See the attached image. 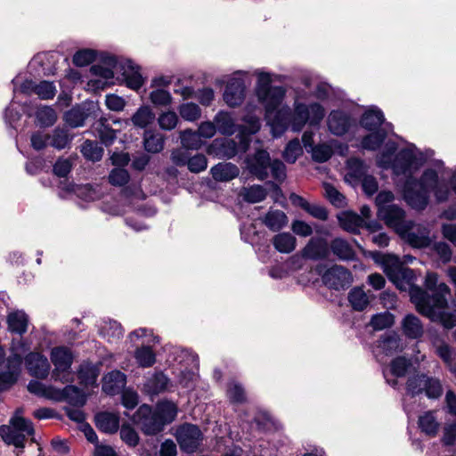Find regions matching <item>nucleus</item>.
I'll return each mask as SVG.
<instances>
[{
	"instance_id": "obj_1",
	"label": "nucleus",
	"mask_w": 456,
	"mask_h": 456,
	"mask_svg": "<svg viewBox=\"0 0 456 456\" xmlns=\"http://www.w3.org/2000/svg\"><path fill=\"white\" fill-rule=\"evenodd\" d=\"M370 257L381 265L384 273L397 289L410 291L411 300L419 314L433 322L451 330L456 326V303H448L451 297L450 288L444 282L438 283L436 273H428L425 287L428 291L414 285V271L403 265L400 258L392 254L370 251Z\"/></svg>"
},
{
	"instance_id": "obj_2",
	"label": "nucleus",
	"mask_w": 456,
	"mask_h": 456,
	"mask_svg": "<svg viewBox=\"0 0 456 456\" xmlns=\"http://www.w3.org/2000/svg\"><path fill=\"white\" fill-rule=\"evenodd\" d=\"M245 165L248 173L260 181H265L271 175L276 182L282 183L287 177L285 164L279 159H271L270 153L265 150L259 149L248 154Z\"/></svg>"
},
{
	"instance_id": "obj_3",
	"label": "nucleus",
	"mask_w": 456,
	"mask_h": 456,
	"mask_svg": "<svg viewBox=\"0 0 456 456\" xmlns=\"http://www.w3.org/2000/svg\"><path fill=\"white\" fill-rule=\"evenodd\" d=\"M269 73L261 72L258 75L256 95L265 108L267 114L273 113L281 103L286 90L282 86H272Z\"/></svg>"
},
{
	"instance_id": "obj_4",
	"label": "nucleus",
	"mask_w": 456,
	"mask_h": 456,
	"mask_svg": "<svg viewBox=\"0 0 456 456\" xmlns=\"http://www.w3.org/2000/svg\"><path fill=\"white\" fill-rule=\"evenodd\" d=\"M11 426H0V436L8 444H13L16 448H23L26 436L34 434L32 422L17 414L10 420Z\"/></svg>"
},
{
	"instance_id": "obj_5",
	"label": "nucleus",
	"mask_w": 456,
	"mask_h": 456,
	"mask_svg": "<svg viewBox=\"0 0 456 456\" xmlns=\"http://www.w3.org/2000/svg\"><path fill=\"white\" fill-rule=\"evenodd\" d=\"M180 449L186 453L197 452L202 444L204 435L197 425L183 423L175 433Z\"/></svg>"
},
{
	"instance_id": "obj_6",
	"label": "nucleus",
	"mask_w": 456,
	"mask_h": 456,
	"mask_svg": "<svg viewBox=\"0 0 456 456\" xmlns=\"http://www.w3.org/2000/svg\"><path fill=\"white\" fill-rule=\"evenodd\" d=\"M403 193L405 201L414 209L423 210L428 204L429 191L411 175L406 178Z\"/></svg>"
},
{
	"instance_id": "obj_7",
	"label": "nucleus",
	"mask_w": 456,
	"mask_h": 456,
	"mask_svg": "<svg viewBox=\"0 0 456 456\" xmlns=\"http://www.w3.org/2000/svg\"><path fill=\"white\" fill-rule=\"evenodd\" d=\"M134 421L140 426L143 434L147 436L157 435L165 427L155 411L147 404L141 405L134 416Z\"/></svg>"
},
{
	"instance_id": "obj_8",
	"label": "nucleus",
	"mask_w": 456,
	"mask_h": 456,
	"mask_svg": "<svg viewBox=\"0 0 456 456\" xmlns=\"http://www.w3.org/2000/svg\"><path fill=\"white\" fill-rule=\"evenodd\" d=\"M322 281L329 289L340 290L348 288L353 279L352 273L347 268L334 265L324 272Z\"/></svg>"
},
{
	"instance_id": "obj_9",
	"label": "nucleus",
	"mask_w": 456,
	"mask_h": 456,
	"mask_svg": "<svg viewBox=\"0 0 456 456\" xmlns=\"http://www.w3.org/2000/svg\"><path fill=\"white\" fill-rule=\"evenodd\" d=\"M429 230L422 225H415L410 221L398 235L413 248H422L430 246Z\"/></svg>"
},
{
	"instance_id": "obj_10",
	"label": "nucleus",
	"mask_w": 456,
	"mask_h": 456,
	"mask_svg": "<svg viewBox=\"0 0 456 456\" xmlns=\"http://www.w3.org/2000/svg\"><path fill=\"white\" fill-rule=\"evenodd\" d=\"M378 216L386 224L393 228L398 234L410 221L405 220L404 210L395 204L380 206L378 210Z\"/></svg>"
},
{
	"instance_id": "obj_11",
	"label": "nucleus",
	"mask_w": 456,
	"mask_h": 456,
	"mask_svg": "<svg viewBox=\"0 0 456 456\" xmlns=\"http://www.w3.org/2000/svg\"><path fill=\"white\" fill-rule=\"evenodd\" d=\"M47 165L45 160L30 161L26 164V171L29 175L41 173L40 183L44 187H53L57 181V161Z\"/></svg>"
},
{
	"instance_id": "obj_12",
	"label": "nucleus",
	"mask_w": 456,
	"mask_h": 456,
	"mask_svg": "<svg viewBox=\"0 0 456 456\" xmlns=\"http://www.w3.org/2000/svg\"><path fill=\"white\" fill-rule=\"evenodd\" d=\"M120 64L121 61H118L115 55L102 53L100 58V63L92 65L90 72L97 77L113 80L114 74L119 73Z\"/></svg>"
},
{
	"instance_id": "obj_13",
	"label": "nucleus",
	"mask_w": 456,
	"mask_h": 456,
	"mask_svg": "<svg viewBox=\"0 0 456 456\" xmlns=\"http://www.w3.org/2000/svg\"><path fill=\"white\" fill-rule=\"evenodd\" d=\"M305 260L319 261L328 258L330 243L322 237H312L301 249Z\"/></svg>"
},
{
	"instance_id": "obj_14",
	"label": "nucleus",
	"mask_w": 456,
	"mask_h": 456,
	"mask_svg": "<svg viewBox=\"0 0 456 456\" xmlns=\"http://www.w3.org/2000/svg\"><path fill=\"white\" fill-rule=\"evenodd\" d=\"M27 349L21 340L12 339L11 351L12 354L6 359V370H4L6 374L11 375L14 381L17 382L18 378L21 371L22 355Z\"/></svg>"
},
{
	"instance_id": "obj_15",
	"label": "nucleus",
	"mask_w": 456,
	"mask_h": 456,
	"mask_svg": "<svg viewBox=\"0 0 456 456\" xmlns=\"http://www.w3.org/2000/svg\"><path fill=\"white\" fill-rule=\"evenodd\" d=\"M25 365L28 372L37 379H45L49 374L50 363L47 358L39 353L27 354Z\"/></svg>"
},
{
	"instance_id": "obj_16",
	"label": "nucleus",
	"mask_w": 456,
	"mask_h": 456,
	"mask_svg": "<svg viewBox=\"0 0 456 456\" xmlns=\"http://www.w3.org/2000/svg\"><path fill=\"white\" fill-rule=\"evenodd\" d=\"M119 73L126 86L134 90H138L143 85L144 79L140 73V67L134 65L131 60L121 61Z\"/></svg>"
},
{
	"instance_id": "obj_17",
	"label": "nucleus",
	"mask_w": 456,
	"mask_h": 456,
	"mask_svg": "<svg viewBox=\"0 0 456 456\" xmlns=\"http://www.w3.org/2000/svg\"><path fill=\"white\" fill-rule=\"evenodd\" d=\"M245 98V84L241 78H232L224 90V100L230 107L240 105Z\"/></svg>"
},
{
	"instance_id": "obj_18",
	"label": "nucleus",
	"mask_w": 456,
	"mask_h": 456,
	"mask_svg": "<svg viewBox=\"0 0 456 456\" xmlns=\"http://www.w3.org/2000/svg\"><path fill=\"white\" fill-rule=\"evenodd\" d=\"M126 384V376L120 370H115L108 372L102 378V389L110 395L121 393Z\"/></svg>"
},
{
	"instance_id": "obj_19",
	"label": "nucleus",
	"mask_w": 456,
	"mask_h": 456,
	"mask_svg": "<svg viewBox=\"0 0 456 456\" xmlns=\"http://www.w3.org/2000/svg\"><path fill=\"white\" fill-rule=\"evenodd\" d=\"M327 123L331 134L341 136L348 132L352 120L347 113L342 110H332L328 117Z\"/></svg>"
},
{
	"instance_id": "obj_20",
	"label": "nucleus",
	"mask_w": 456,
	"mask_h": 456,
	"mask_svg": "<svg viewBox=\"0 0 456 456\" xmlns=\"http://www.w3.org/2000/svg\"><path fill=\"white\" fill-rule=\"evenodd\" d=\"M332 253L338 260L349 262L356 259V251L351 242L337 237L330 242V253Z\"/></svg>"
},
{
	"instance_id": "obj_21",
	"label": "nucleus",
	"mask_w": 456,
	"mask_h": 456,
	"mask_svg": "<svg viewBox=\"0 0 456 456\" xmlns=\"http://www.w3.org/2000/svg\"><path fill=\"white\" fill-rule=\"evenodd\" d=\"M88 117V109L82 105H76L63 113L62 119L65 127L77 128L84 126Z\"/></svg>"
},
{
	"instance_id": "obj_22",
	"label": "nucleus",
	"mask_w": 456,
	"mask_h": 456,
	"mask_svg": "<svg viewBox=\"0 0 456 456\" xmlns=\"http://www.w3.org/2000/svg\"><path fill=\"white\" fill-rule=\"evenodd\" d=\"M59 402H66L69 406L83 407L86 403V396L79 387L68 385L62 390L59 389Z\"/></svg>"
},
{
	"instance_id": "obj_23",
	"label": "nucleus",
	"mask_w": 456,
	"mask_h": 456,
	"mask_svg": "<svg viewBox=\"0 0 456 456\" xmlns=\"http://www.w3.org/2000/svg\"><path fill=\"white\" fill-rule=\"evenodd\" d=\"M94 420L96 428L106 434H114L119 428V416L113 412H98Z\"/></svg>"
},
{
	"instance_id": "obj_24",
	"label": "nucleus",
	"mask_w": 456,
	"mask_h": 456,
	"mask_svg": "<svg viewBox=\"0 0 456 456\" xmlns=\"http://www.w3.org/2000/svg\"><path fill=\"white\" fill-rule=\"evenodd\" d=\"M6 322L7 330L11 333L22 336L28 330V317L25 312L16 310L8 314Z\"/></svg>"
},
{
	"instance_id": "obj_25",
	"label": "nucleus",
	"mask_w": 456,
	"mask_h": 456,
	"mask_svg": "<svg viewBox=\"0 0 456 456\" xmlns=\"http://www.w3.org/2000/svg\"><path fill=\"white\" fill-rule=\"evenodd\" d=\"M416 157L411 149H402L393 161L392 167L396 175H405L411 170Z\"/></svg>"
},
{
	"instance_id": "obj_26",
	"label": "nucleus",
	"mask_w": 456,
	"mask_h": 456,
	"mask_svg": "<svg viewBox=\"0 0 456 456\" xmlns=\"http://www.w3.org/2000/svg\"><path fill=\"white\" fill-rule=\"evenodd\" d=\"M392 127L391 123L385 124V127L370 131L371 133L363 136L361 141V146L364 150L376 151L378 150L387 136V129Z\"/></svg>"
},
{
	"instance_id": "obj_27",
	"label": "nucleus",
	"mask_w": 456,
	"mask_h": 456,
	"mask_svg": "<svg viewBox=\"0 0 456 456\" xmlns=\"http://www.w3.org/2000/svg\"><path fill=\"white\" fill-rule=\"evenodd\" d=\"M385 123L383 112L378 108H372L366 110L361 117L360 125L368 131L381 129V125Z\"/></svg>"
},
{
	"instance_id": "obj_28",
	"label": "nucleus",
	"mask_w": 456,
	"mask_h": 456,
	"mask_svg": "<svg viewBox=\"0 0 456 456\" xmlns=\"http://www.w3.org/2000/svg\"><path fill=\"white\" fill-rule=\"evenodd\" d=\"M168 382V378L163 372H155L147 378L144 391L150 395H159L167 389Z\"/></svg>"
},
{
	"instance_id": "obj_29",
	"label": "nucleus",
	"mask_w": 456,
	"mask_h": 456,
	"mask_svg": "<svg viewBox=\"0 0 456 456\" xmlns=\"http://www.w3.org/2000/svg\"><path fill=\"white\" fill-rule=\"evenodd\" d=\"M30 142L36 151H41L48 145L57 148V128L53 130L52 134L41 130L34 132L30 136Z\"/></svg>"
},
{
	"instance_id": "obj_30",
	"label": "nucleus",
	"mask_w": 456,
	"mask_h": 456,
	"mask_svg": "<svg viewBox=\"0 0 456 456\" xmlns=\"http://www.w3.org/2000/svg\"><path fill=\"white\" fill-rule=\"evenodd\" d=\"M210 173L216 181L227 182L239 175V168L230 162L218 163L211 168Z\"/></svg>"
},
{
	"instance_id": "obj_31",
	"label": "nucleus",
	"mask_w": 456,
	"mask_h": 456,
	"mask_svg": "<svg viewBox=\"0 0 456 456\" xmlns=\"http://www.w3.org/2000/svg\"><path fill=\"white\" fill-rule=\"evenodd\" d=\"M246 122L247 124L240 128V148L244 152L248 151L250 142L248 136L257 133L261 127L260 120L256 117H249Z\"/></svg>"
},
{
	"instance_id": "obj_32",
	"label": "nucleus",
	"mask_w": 456,
	"mask_h": 456,
	"mask_svg": "<svg viewBox=\"0 0 456 456\" xmlns=\"http://www.w3.org/2000/svg\"><path fill=\"white\" fill-rule=\"evenodd\" d=\"M217 132L224 135H232L236 132L235 120L232 114L226 111H219L214 118Z\"/></svg>"
},
{
	"instance_id": "obj_33",
	"label": "nucleus",
	"mask_w": 456,
	"mask_h": 456,
	"mask_svg": "<svg viewBox=\"0 0 456 456\" xmlns=\"http://www.w3.org/2000/svg\"><path fill=\"white\" fill-rule=\"evenodd\" d=\"M340 226L346 232L358 233L360 228L365 224V220L354 212H345L338 216Z\"/></svg>"
},
{
	"instance_id": "obj_34",
	"label": "nucleus",
	"mask_w": 456,
	"mask_h": 456,
	"mask_svg": "<svg viewBox=\"0 0 456 456\" xmlns=\"http://www.w3.org/2000/svg\"><path fill=\"white\" fill-rule=\"evenodd\" d=\"M77 373L80 384L88 387L96 384L97 378L100 374V370L97 366L90 362H84L79 365Z\"/></svg>"
},
{
	"instance_id": "obj_35",
	"label": "nucleus",
	"mask_w": 456,
	"mask_h": 456,
	"mask_svg": "<svg viewBox=\"0 0 456 456\" xmlns=\"http://www.w3.org/2000/svg\"><path fill=\"white\" fill-rule=\"evenodd\" d=\"M418 425L421 432L430 437H435L440 428V423L436 419L435 412L430 411L419 417Z\"/></svg>"
},
{
	"instance_id": "obj_36",
	"label": "nucleus",
	"mask_w": 456,
	"mask_h": 456,
	"mask_svg": "<svg viewBox=\"0 0 456 456\" xmlns=\"http://www.w3.org/2000/svg\"><path fill=\"white\" fill-rule=\"evenodd\" d=\"M402 326L403 333L410 338H419L423 334L421 322L413 314H407L403 320Z\"/></svg>"
},
{
	"instance_id": "obj_37",
	"label": "nucleus",
	"mask_w": 456,
	"mask_h": 456,
	"mask_svg": "<svg viewBox=\"0 0 456 456\" xmlns=\"http://www.w3.org/2000/svg\"><path fill=\"white\" fill-rule=\"evenodd\" d=\"M94 129L102 143L105 146L111 145L116 140V130L108 124V120L106 118H101L94 124Z\"/></svg>"
},
{
	"instance_id": "obj_38",
	"label": "nucleus",
	"mask_w": 456,
	"mask_h": 456,
	"mask_svg": "<svg viewBox=\"0 0 456 456\" xmlns=\"http://www.w3.org/2000/svg\"><path fill=\"white\" fill-rule=\"evenodd\" d=\"M83 432L87 441L96 445L94 456H116L114 450L110 446L98 445V436L93 428L88 424L83 425Z\"/></svg>"
},
{
	"instance_id": "obj_39",
	"label": "nucleus",
	"mask_w": 456,
	"mask_h": 456,
	"mask_svg": "<svg viewBox=\"0 0 456 456\" xmlns=\"http://www.w3.org/2000/svg\"><path fill=\"white\" fill-rule=\"evenodd\" d=\"M27 387L31 394L52 401H57V388L53 386H46L37 380H30Z\"/></svg>"
},
{
	"instance_id": "obj_40",
	"label": "nucleus",
	"mask_w": 456,
	"mask_h": 456,
	"mask_svg": "<svg viewBox=\"0 0 456 456\" xmlns=\"http://www.w3.org/2000/svg\"><path fill=\"white\" fill-rule=\"evenodd\" d=\"M83 157L90 161H100L103 156V148L96 141L86 140L80 147Z\"/></svg>"
},
{
	"instance_id": "obj_41",
	"label": "nucleus",
	"mask_w": 456,
	"mask_h": 456,
	"mask_svg": "<svg viewBox=\"0 0 456 456\" xmlns=\"http://www.w3.org/2000/svg\"><path fill=\"white\" fill-rule=\"evenodd\" d=\"M35 117V123L39 127L51 126L57 119L55 110L52 107L46 105L39 106L36 110Z\"/></svg>"
},
{
	"instance_id": "obj_42",
	"label": "nucleus",
	"mask_w": 456,
	"mask_h": 456,
	"mask_svg": "<svg viewBox=\"0 0 456 456\" xmlns=\"http://www.w3.org/2000/svg\"><path fill=\"white\" fill-rule=\"evenodd\" d=\"M309 121V111L307 105L297 103L295 106L294 112H291V129L294 132H299Z\"/></svg>"
},
{
	"instance_id": "obj_43",
	"label": "nucleus",
	"mask_w": 456,
	"mask_h": 456,
	"mask_svg": "<svg viewBox=\"0 0 456 456\" xmlns=\"http://www.w3.org/2000/svg\"><path fill=\"white\" fill-rule=\"evenodd\" d=\"M273 243L276 250L288 254L295 249L296 238L289 232H281L273 237Z\"/></svg>"
},
{
	"instance_id": "obj_44",
	"label": "nucleus",
	"mask_w": 456,
	"mask_h": 456,
	"mask_svg": "<svg viewBox=\"0 0 456 456\" xmlns=\"http://www.w3.org/2000/svg\"><path fill=\"white\" fill-rule=\"evenodd\" d=\"M154 411L160 419L164 421L165 426L174 421L177 415V406L169 401L158 403Z\"/></svg>"
},
{
	"instance_id": "obj_45",
	"label": "nucleus",
	"mask_w": 456,
	"mask_h": 456,
	"mask_svg": "<svg viewBox=\"0 0 456 456\" xmlns=\"http://www.w3.org/2000/svg\"><path fill=\"white\" fill-rule=\"evenodd\" d=\"M143 146L148 152H160L164 148V136L159 133L145 131L143 135Z\"/></svg>"
},
{
	"instance_id": "obj_46",
	"label": "nucleus",
	"mask_w": 456,
	"mask_h": 456,
	"mask_svg": "<svg viewBox=\"0 0 456 456\" xmlns=\"http://www.w3.org/2000/svg\"><path fill=\"white\" fill-rule=\"evenodd\" d=\"M288 223V217L281 210L269 211L264 219V224L273 232H278Z\"/></svg>"
},
{
	"instance_id": "obj_47",
	"label": "nucleus",
	"mask_w": 456,
	"mask_h": 456,
	"mask_svg": "<svg viewBox=\"0 0 456 456\" xmlns=\"http://www.w3.org/2000/svg\"><path fill=\"white\" fill-rule=\"evenodd\" d=\"M348 301L352 308L355 311H363L370 304L367 294L359 287H355L350 290L348 293Z\"/></svg>"
},
{
	"instance_id": "obj_48",
	"label": "nucleus",
	"mask_w": 456,
	"mask_h": 456,
	"mask_svg": "<svg viewBox=\"0 0 456 456\" xmlns=\"http://www.w3.org/2000/svg\"><path fill=\"white\" fill-rule=\"evenodd\" d=\"M155 118V114L149 106L140 107L132 116L131 121L133 125L139 128H145Z\"/></svg>"
},
{
	"instance_id": "obj_49",
	"label": "nucleus",
	"mask_w": 456,
	"mask_h": 456,
	"mask_svg": "<svg viewBox=\"0 0 456 456\" xmlns=\"http://www.w3.org/2000/svg\"><path fill=\"white\" fill-rule=\"evenodd\" d=\"M379 348L386 355H392L401 348V339L395 334L386 335L379 341Z\"/></svg>"
},
{
	"instance_id": "obj_50",
	"label": "nucleus",
	"mask_w": 456,
	"mask_h": 456,
	"mask_svg": "<svg viewBox=\"0 0 456 456\" xmlns=\"http://www.w3.org/2000/svg\"><path fill=\"white\" fill-rule=\"evenodd\" d=\"M181 143L183 148L189 150L200 149L203 142L201 136L198 131H192L191 129L183 130L180 133Z\"/></svg>"
},
{
	"instance_id": "obj_51",
	"label": "nucleus",
	"mask_w": 456,
	"mask_h": 456,
	"mask_svg": "<svg viewBox=\"0 0 456 456\" xmlns=\"http://www.w3.org/2000/svg\"><path fill=\"white\" fill-rule=\"evenodd\" d=\"M289 126H291V110L288 107L278 110L273 120V129H279L280 133L284 132Z\"/></svg>"
},
{
	"instance_id": "obj_52",
	"label": "nucleus",
	"mask_w": 456,
	"mask_h": 456,
	"mask_svg": "<svg viewBox=\"0 0 456 456\" xmlns=\"http://www.w3.org/2000/svg\"><path fill=\"white\" fill-rule=\"evenodd\" d=\"M134 358L137 363L142 368H149L156 362V355L148 346L137 348L134 352Z\"/></svg>"
},
{
	"instance_id": "obj_53",
	"label": "nucleus",
	"mask_w": 456,
	"mask_h": 456,
	"mask_svg": "<svg viewBox=\"0 0 456 456\" xmlns=\"http://www.w3.org/2000/svg\"><path fill=\"white\" fill-rule=\"evenodd\" d=\"M242 196L243 200L248 203H257L266 198L267 191L264 186L255 184L248 188H244Z\"/></svg>"
},
{
	"instance_id": "obj_54",
	"label": "nucleus",
	"mask_w": 456,
	"mask_h": 456,
	"mask_svg": "<svg viewBox=\"0 0 456 456\" xmlns=\"http://www.w3.org/2000/svg\"><path fill=\"white\" fill-rule=\"evenodd\" d=\"M411 367V360L404 356H397L390 363V372L395 378H402L407 374Z\"/></svg>"
},
{
	"instance_id": "obj_55",
	"label": "nucleus",
	"mask_w": 456,
	"mask_h": 456,
	"mask_svg": "<svg viewBox=\"0 0 456 456\" xmlns=\"http://www.w3.org/2000/svg\"><path fill=\"white\" fill-rule=\"evenodd\" d=\"M395 322L394 315L389 312L374 314L370 324L375 330H382L390 328Z\"/></svg>"
},
{
	"instance_id": "obj_56",
	"label": "nucleus",
	"mask_w": 456,
	"mask_h": 456,
	"mask_svg": "<svg viewBox=\"0 0 456 456\" xmlns=\"http://www.w3.org/2000/svg\"><path fill=\"white\" fill-rule=\"evenodd\" d=\"M179 113L184 120L192 122L200 118L201 110L196 103L187 102L180 105Z\"/></svg>"
},
{
	"instance_id": "obj_57",
	"label": "nucleus",
	"mask_w": 456,
	"mask_h": 456,
	"mask_svg": "<svg viewBox=\"0 0 456 456\" xmlns=\"http://www.w3.org/2000/svg\"><path fill=\"white\" fill-rule=\"evenodd\" d=\"M427 382V375H414L407 380V391L412 396L419 395L424 391Z\"/></svg>"
},
{
	"instance_id": "obj_58",
	"label": "nucleus",
	"mask_w": 456,
	"mask_h": 456,
	"mask_svg": "<svg viewBox=\"0 0 456 456\" xmlns=\"http://www.w3.org/2000/svg\"><path fill=\"white\" fill-rule=\"evenodd\" d=\"M302 152L298 139H293L286 145L282 156L288 163H295Z\"/></svg>"
},
{
	"instance_id": "obj_59",
	"label": "nucleus",
	"mask_w": 456,
	"mask_h": 456,
	"mask_svg": "<svg viewBox=\"0 0 456 456\" xmlns=\"http://www.w3.org/2000/svg\"><path fill=\"white\" fill-rule=\"evenodd\" d=\"M307 151H311L314 161L318 163L328 161L333 154L331 147L327 144L315 145L312 147V150H307Z\"/></svg>"
},
{
	"instance_id": "obj_60",
	"label": "nucleus",
	"mask_w": 456,
	"mask_h": 456,
	"mask_svg": "<svg viewBox=\"0 0 456 456\" xmlns=\"http://www.w3.org/2000/svg\"><path fill=\"white\" fill-rule=\"evenodd\" d=\"M73 360L72 351L66 346H59V375L70 369Z\"/></svg>"
},
{
	"instance_id": "obj_61",
	"label": "nucleus",
	"mask_w": 456,
	"mask_h": 456,
	"mask_svg": "<svg viewBox=\"0 0 456 456\" xmlns=\"http://www.w3.org/2000/svg\"><path fill=\"white\" fill-rule=\"evenodd\" d=\"M109 183L114 186L126 185L130 180L129 173L120 167L113 168L109 175Z\"/></svg>"
},
{
	"instance_id": "obj_62",
	"label": "nucleus",
	"mask_w": 456,
	"mask_h": 456,
	"mask_svg": "<svg viewBox=\"0 0 456 456\" xmlns=\"http://www.w3.org/2000/svg\"><path fill=\"white\" fill-rule=\"evenodd\" d=\"M95 52L91 49L77 51L73 56V63L78 67H85L95 60Z\"/></svg>"
},
{
	"instance_id": "obj_63",
	"label": "nucleus",
	"mask_w": 456,
	"mask_h": 456,
	"mask_svg": "<svg viewBox=\"0 0 456 456\" xmlns=\"http://www.w3.org/2000/svg\"><path fill=\"white\" fill-rule=\"evenodd\" d=\"M227 396L232 403H243L246 401L245 390L242 386L238 383L229 385Z\"/></svg>"
},
{
	"instance_id": "obj_64",
	"label": "nucleus",
	"mask_w": 456,
	"mask_h": 456,
	"mask_svg": "<svg viewBox=\"0 0 456 456\" xmlns=\"http://www.w3.org/2000/svg\"><path fill=\"white\" fill-rule=\"evenodd\" d=\"M120 437L124 443L131 447H135L139 443V436L130 425L124 424L121 426Z\"/></svg>"
}]
</instances>
